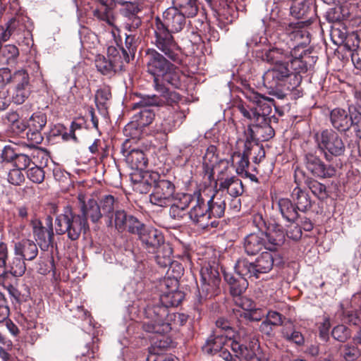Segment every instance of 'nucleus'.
Segmentation results:
<instances>
[{"instance_id":"nucleus-6","label":"nucleus","mask_w":361,"mask_h":361,"mask_svg":"<svg viewBox=\"0 0 361 361\" xmlns=\"http://www.w3.org/2000/svg\"><path fill=\"white\" fill-rule=\"evenodd\" d=\"M310 25V20L288 23L286 26V32H283L280 35L277 42L288 43L292 49L307 50V45L310 42V33L307 30V27Z\"/></svg>"},{"instance_id":"nucleus-31","label":"nucleus","mask_w":361,"mask_h":361,"mask_svg":"<svg viewBox=\"0 0 361 361\" xmlns=\"http://www.w3.org/2000/svg\"><path fill=\"white\" fill-rule=\"evenodd\" d=\"M99 6L92 11L93 16L100 21L113 26L115 23L114 10L116 6L114 0H94Z\"/></svg>"},{"instance_id":"nucleus-64","label":"nucleus","mask_w":361,"mask_h":361,"mask_svg":"<svg viewBox=\"0 0 361 361\" xmlns=\"http://www.w3.org/2000/svg\"><path fill=\"white\" fill-rule=\"evenodd\" d=\"M361 357V347L353 343L344 345L343 357L345 361H356Z\"/></svg>"},{"instance_id":"nucleus-52","label":"nucleus","mask_w":361,"mask_h":361,"mask_svg":"<svg viewBox=\"0 0 361 361\" xmlns=\"http://www.w3.org/2000/svg\"><path fill=\"white\" fill-rule=\"evenodd\" d=\"M28 18L22 15H16L11 18L5 25L8 27L11 35H20L27 30L26 23Z\"/></svg>"},{"instance_id":"nucleus-29","label":"nucleus","mask_w":361,"mask_h":361,"mask_svg":"<svg viewBox=\"0 0 361 361\" xmlns=\"http://www.w3.org/2000/svg\"><path fill=\"white\" fill-rule=\"evenodd\" d=\"M254 262L259 276L269 273L274 266L283 264L282 257L279 255L269 250L262 252Z\"/></svg>"},{"instance_id":"nucleus-56","label":"nucleus","mask_w":361,"mask_h":361,"mask_svg":"<svg viewBox=\"0 0 361 361\" xmlns=\"http://www.w3.org/2000/svg\"><path fill=\"white\" fill-rule=\"evenodd\" d=\"M233 312L237 318H244L250 322H259L266 317V311L256 306L250 312H242L238 309H233Z\"/></svg>"},{"instance_id":"nucleus-60","label":"nucleus","mask_w":361,"mask_h":361,"mask_svg":"<svg viewBox=\"0 0 361 361\" xmlns=\"http://www.w3.org/2000/svg\"><path fill=\"white\" fill-rule=\"evenodd\" d=\"M95 66L97 71L104 75L110 77L116 73L110 60L104 56L99 55L97 56Z\"/></svg>"},{"instance_id":"nucleus-38","label":"nucleus","mask_w":361,"mask_h":361,"mask_svg":"<svg viewBox=\"0 0 361 361\" xmlns=\"http://www.w3.org/2000/svg\"><path fill=\"white\" fill-rule=\"evenodd\" d=\"M353 99L355 103V107L351 112V121L349 129L353 128V131L357 139L361 141V90H355L353 92Z\"/></svg>"},{"instance_id":"nucleus-48","label":"nucleus","mask_w":361,"mask_h":361,"mask_svg":"<svg viewBox=\"0 0 361 361\" xmlns=\"http://www.w3.org/2000/svg\"><path fill=\"white\" fill-rule=\"evenodd\" d=\"M136 103L133 104V109H140V111L133 116V121L145 128L153 122L155 114L149 108L150 106H135Z\"/></svg>"},{"instance_id":"nucleus-37","label":"nucleus","mask_w":361,"mask_h":361,"mask_svg":"<svg viewBox=\"0 0 361 361\" xmlns=\"http://www.w3.org/2000/svg\"><path fill=\"white\" fill-rule=\"evenodd\" d=\"M188 316L184 313L173 312L168 310L165 322L161 326H157V331H161L160 334H167L172 329L185 325L188 321Z\"/></svg>"},{"instance_id":"nucleus-33","label":"nucleus","mask_w":361,"mask_h":361,"mask_svg":"<svg viewBox=\"0 0 361 361\" xmlns=\"http://www.w3.org/2000/svg\"><path fill=\"white\" fill-rule=\"evenodd\" d=\"M243 247L245 252L249 256L258 254L263 248L266 249V240L264 232L251 233L243 239Z\"/></svg>"},{"instance_id":"nucleus-24","label":"nucleus","mask_w":361,"mask_h":361,"mask_svg":"<svg viewBox=\"0 0 361 361\" xmlns=\"http://www.w3.org/2000/svg\"><path fill=\"white\" fill-rule=\"evenodd\" d=\"M266 240V250L271 252H276L285 243V230L283 227L275 222L268 226L264 232Z\"/></svg>"},{"instance_id":"nucleus-63","label":"nucleus","mask_w":361,"mask_h":361,"mask_svg":"<svg viewBox=\"0 0 361 361\" xmlns=\"http://www.w3.org/2000/svg\"><path fill=\"white\" fill-rule=\"evenodd\" d=\"M142 126H140L137 123L133 121H130L125 126L123 130L124 134L126 136L130 137L128 140H130L131 145H133L135 140L140 139L142 135Z\"/></svg>"},{"instance_id":"nucleus-11","label":"nucleus","mask_w":361,"mask_h":361,"mask_svg":"<svg viewBox=\"0 0 361 361\" xmlns=\"http://www.w3.org/2000/svg\"><path fill=\"white\" fill-rule=\"evenodd\" d=\"M8 248L6 243L0 242V285L6 286V279L11 274L13 276H21L26 271L25 259L21 257H14L9 263L6 264Z\"/></svg>"},{"instance_id":"nucleus-49","label":"nucleus","mask_w":361,"mask_h":361,"mask_svg":"<svg viewBox=\"0 0 361 361\" xmlns=\"http://www.w3.org/2000/svg\"><path fill=\"white\" fill-rule=\"evenodd\" d=\"M314 13V7L307 1L298 3L290 7V13L293 17L298 20H310L311 24Z\"/></svg>"},{"instance_id":"nucleus-47","label":"nucleus","mask_w":361,"mask_h":361,"mask_svg":"<svg viewBox=\"0 0 361 361\" xmlns=\"http://www.w3.org/2000/svg\"><path fill=\"white\" fill-rule=\"evenodd\" d=\"M19 56V49L14 44L0 45V65L14 66Z\"/></svg>"},{"instance_id":"nucleus-20","label":"nucleus","mask_w":361,"mask_h":361,"mask_svg":"<svg viewBox=\"0 0 361 361\" xmlns=\"http://www.w3.org/2000/svg\"><path fill=\"white\" fill-rule=\"evenodd\" d=\"M306 169L314 176L328 178L336 176V169L331 164H326L318 156L307 153L305 157Z\"/></svg>"},{"instance_id":"nucleus-26","label":"nucleus","mask_w":361,"mask_h":361,"mask_svg":"<svg viewBox=\"0 0 361 361\" xmlns=\"http://www.w3.org/2000/svg\"><path fill=\"white\" fill-rule=\"evenodd\" d=\"M355 107V103L348 106V111L342 108H334L330 112V122L334 129L341 133L349 130L351 121V112Z\"/></svg>"},{"instance_id":"nucleus-46","label":"nucleus","mask_w":361,"mask_h":361,"mask_svg":"<svg viewBox=\"0 0 361 361\" xmlns=\"http://www.w3.org/2000/svg\"><path fill=\"white\" fill-rule=\"evenodd\" d=\"M278 207L283 218L288 221L294 222L298 219V210L291 199L281 198L278 201Z\"/></svg>"},{"instance_id":"nucleus-12","label":"nucleus","mask_w":361,"mask_h":361,"mask_svg":"<svg viewBox=\"0 0 361 361\" xmlns=\"http://www.w3.org/2000/svg\"><path fill=\"white\" fill-rule=\"evenodd\" d=\"M32 233L35 241L43 251L48 250L53 245L54 233L53 228V218L48 215L43 221L33 219L30 222Z\"/></svg>"},{"instance_id":"nucleus-13","label":"nucleus","mask_w":361,"mask_h":361,"mask_svg":"<svg viewBox=\"0 0 361 361\" xmlns=\"http://www.w3.org/2000/svg\"><path fill=\"white\" fill-rule=\"evenodd\" d=\"M176 186L173 181L159 173L155 181L152 192L149 195V202L159 207H166L174 198Z\"/></svg>"},{"instance_id":"nucleus-32","label":"nucleus","mask_w":361,"mask_h":361,"mask_svg":"<svg viewBox=\"0 0 361 361\" xmlns=\"http://www.w3.org/2000/svg\"><path fill=\"white\" fill-rule=\"evenodd\" d=\"M356 300L360 302L359 309L356 311L348 312L346 314V319L350 324L357 326L353 335L351 343L361 347V291L353 295L352 302L355 303Z\"/></svg>"},{"instance_id":"nucleus-2","label":"nucleus","mask_w":361,"mask_h":361,"mask_svg":"<svg viewBox=\"0 0 361 361\" xmlns=\"http://www.w3.org/2000/svg\"><path fill=\"white\" fill-rule=\"evenodd\" d=\"M246 97L254 106L246 105L242 102L237 105V109L243 116L250 121L245 131V141L249 140L252 144L256 140H270L275 135L274 130L270 124L272 106L275 107L279 115H283V112L279 110L274 99L250 91L246 92Z\"/></svg>"},{"instance_id":"nucleus-59","label":"nucleus","mask_w":361,"mask_h":361,"mask_svg":"<svg viewBox=\"0 0 361 361\" xmlns=\"http://www.w3.org/2000/svg\"><path fill=\"white\" fill-rule=\"evenodd\" d=\"M133 216L132 214H128L123 209L116 210L114 216L113 217V226H114L118 232H124L128 226L130 218L133 217Z\"/></svg>"},{"instance_id":"nucleus-25","label":"nucleus","mask_w":361,"mask_h":361,"mask_svg":"<svg viewBox=\"0 0 361 361\" xmlns=\"http://www.w3.org/2000/svg\"><path fill=\"white\" fill-rule=\"evenodd\" d=\"M185 116L183 112L177 110L170 112L169 114L164 117L162 121L159 125H156L155 131L157 135H159V138L164 142L168 140V135L173 132L177 123H182Z\"/></svg>"},{"instance_id":"nucleus-22","label":"nucleus","mask_w":361,"mask_h":361,"mask_svg":"<svg viewBox=\"0 0 361 361\" xmlns=\"http://www.w3.org/2000/svg\"><path fill=\"white\" fill-rule=\"evenodd\" d=\"M121 5L120 13L124 18L125 29L130 32H135L142 24V20L137 16L140 11L137 3L125 1Z\"/></svg>"},{"instance_id":"nucleus-3","label":"nucleus","mask_w":361,"mask_h":361,"mask_svg":"<svg viewBox=\"0 0 361 361\" xmlns=\"http://www.w3.org/2000/svg\"><path fill=\"white\" fill-rule=\"evenodd\" d=\"M147 71L154 77L153 84L166 82L172 87L180 89L183 74L178 67L154 49H147L145 55Z\"/></svg>"},{"instance_id":"nucleus-19","label":"nucleus","mask_w":361,"mask_h":361,"mask_svg":"<svg viewBox=\"0 0 361 361\" xmlns=\"http://www.w3.org/2000/svg\"><path fill=\"white\" fill-rule=\"evenodd\" d=\"M226 346L231 348L236 357L250 361L256 357L255 350L258 347V341L254 338L237 339L234 336L228 339Z\"/></svg>"},{"instance_id":"nucleus-44","label":"nucleus","mask_w":361,"mask_h":361,"mask_svg":"<svg viewBox=\"0 0 361 361\" xmlns=\"http://www.w3.org/2000/svg\"><path fill=\"white\" fill-rule=\"evenodd\" d=\"M165 334H159L157 339L153 342L149 348V355H155L156 357H164L163 358L173 355H164L163 352L167 348H170L172 345V340L171 338L164 336Z\"/></svg>"},{"instance_id":"nucleus-45","label":"nucleus","mask_w":361,"mask_h":361,"mask_svg":"<svg viewBox=\"0 0 361 361\" xmlns=\"http://www.w3.org/2000/svg\"><path fill=\"white\" fill-rule=\"evenodd\" d=\"M169 290L160 295L157 299L168 310L172 307H177L179 305L185 298V293L181 290L176 288Z\"/></svg>"},{"instance_id":"nucleus-34","label":"nucleus","mask_w":361,"mask_h":361,"mask_svg":"<svg viewBox=\"0 0 361 361\" xmlns=\"http://www.w3.org/2000/svg\"><path fill=\"white\" fill-rule=\"evenodd\" d=\"M227 199V197H224L222 195V192H218L215 189L214 194L209 198V200H206L207 205V209H208L210 220L213 217L221 218L224 216Z\"/></svg>"},{"instance_id":"nucleus-7","label":"nucleus","mask_w":361,"mask_h":361,"mask_svg":"<svg viewBox=\"0 0 361 361\" xmlns=\"http://www.w3.org/2000/svg\"><path fill=\"white\" fill-rule=\"evenodd\" d=\"M153 85L154 90L159 92L160 95H142L140 97V100L135 105V106H163L164 105L173 106L175 105H178L180 101L182 100V96L179 93L175 91H171L166 87V85H169L166 82H159Z\"/></svg>"},{"instance_id":"nucleus-50","label":"nucleus","mask_w":361,"mask_h":361,"mask_svg":"<svg viewBox=\"0 0 361 361\" xmlns=\"http://www.w3.org/2000/svg\"><path fill=\"white\" fill-rule=\"evenodd\" d=\"M111 98V88L108 85L100 87L96 91L94 101L99 111L102 114L107 113V102Z\"/></svg>"},{"instance_id":"nucleus-10","label":"nucleus","mask_w":361,"mask_h":361,"mask_svg":"<svg viewBox=\"0 0 361 361\" xmlns=\"http://www.w3.org/2000/svg\"><path fill=\"white\" fill-rule=\"evenodd\" d=\"M194 201L188 211V216L192 224L202 229L216 227V221H210L206 199L200 190L194 191Z\"/></svg>"},{"instance_id":"nucleus-14","label":"nucleus","mask_w":361,"mask_h":361,"mask_svg":"<svg viewBox=\"0 0 361 361\" xmlns=\"http://www.w3.org/2000/svg\"><path fill=\"white\" fill-rule=\"evenodd\" d=\"M4 287L8 290L9 294L16 302L20 304V315L18 317V323L27 329L35 328L36 319L35 309L30 304H26L24 295L13 286L8 283L7 279H6V286Z\"/></svg>"},{"instance_id":"nucleus-1","label":"nucleus","mask_w":361,"mask_h":361,"mask_svg":"<svg viewBox=\"0 0 361 361\" xmlns=\"http://www.w3.org/2000/svg\"><path fill=\"white\" fill-rule=\"evenodd\" d=\"M262 60L273 65L263 75L264 85L269 90L295 89L302 82L301 73L308 70L307 50L291 49L288 43L274 42L262 54Z\"/></svg>"},{"instance_id":"nucleus-15","label":"nucleus","mask_w":361,"mask_h":361,"mask_svg":"<svg viewBox=\"0 0 361 361\" xmlns=\"http://www.w3.org/2000/svg\"><path fill=\"white\" fill-rule=\"evenodd\" d=\"M214 188L218 192H222L224 197L228 194L232 197H238L244 192L241 180L235 176H225L224 171L218 173Z\"/></svg>"},{"instance_id":"nucleus-51","label":"nucleus","mask_w":361,"mask_h":361,"mask_svg":"<svg viewBox=\"0 0 361 361\" xmlns=\"http://www.w3.org/2000/svg\"><path fill=\"white\" fill-rule=\"evenodd\" d=\"M229 161L225 159H220L217 154V148L215 145H209L203 157L202 164L216 166L217 165H224L222 171H227Z\"/></svg>"},{"instance_id":"nucleus-8","label":"nucleus","mask_w":361,"mask_h":361,"mask_svg":"<svg viewBox=\"0 0 361 361\" xmlns=\"http://www.w3.org/2000/svg\"><path fill=\"white\" fill-rule=\"evenodd\" d=\"M315 140L326 159L329 156L340 157L345 154V145L342 137L332 129H324L316 133Z\"/></svg>"},{"instance_id":"nucleus-53","label":"nucleus","mask_w":361,"mask_h":361,"mask_svg":"<svg viewBox=\"0 0 361 361\" xmlns=\"http://www.w3.org/2000/svg\"><path fill=\"white\" fill-rule=\"evenodd\" d=\"M173 7H176L179 12L188 18L194 17L197 14V0H173Z\"/></svg>"},{"instance_id":"nucleus-39","label":"nucleus","mask_w":361,"mask_h":361,"mask_svg":"<svg viewBox=\"0 0 361 361\" xmlns=\"http://www.w3.org/2000/svg\"><path fill=\"white\" fill-rule=\"evenodd\" d=\"M224 278L229 287L231 295L238 298L246 290L248 287V281L245 278L236 277L232 273L224 271Z\"/></svg>"},{"instance_id":"nucleus-41","label":"nucleus","mask_w":361,"mask_h":361,"mask_svg":"<svg viewBox=\"0 0 361 361\" xmlns=\"http://www.w3.org/2000/svg\"><path fill=\"white\" fill-rule=\"evenodd\" d=\"M235 273L247 281L250 279H259V274L255 265V262H250L245 257L239 258L234 267Z\"/></svg>"},{"instance_id":"nucleus-43","label":"nucleus","mask_w":361,"mask_h":361,"mask_svg":"<svg viewBox=\"0 0 361 361\" xmlns=\"http://www.w3.org/2000/svg\"><path fill=\"white\" fill-rule=\"evenodd\" d=\"M228 345V338L216 334L210 336L202 345V352L205 354L214 355L218 354L224 346Z\"/></svg>"},{"instance_id":"nucleus-28","label":"nucleus","mask_w":361,"mask_h":361,"mask_svg":"<svg viewBox=\"0 0 361 361\" xmlns=\"http://www.w3.org/2000/svg\"><path fill=\"white\" fill-rule=\"evenodd\" d=\"M298 173L295 172L294 178L297 185L291 191L290 197L295 205V208L299 212L305 213L312 208L313 202L308 192L300 187L301 181L298 178Z\"/></svg>"},{"instance_id":"nucleus-61","label":"nucleus","mask_w":361,"mask_h":361,"mask_svg":"<svg viewBox=\"0 0 361 361\" xmlns=\"http://www.w3.org/2000/svg\"><path fill=\"white\" fill-rule=\"evenodd\" d=\"M121 54L109 59L116 73L124 71L126 64L128 63L132 56L126 52L124 47L121 48Z\"/></svg>"},{"instance_id":"nucleus-57","label":"nucleus","mask_w":361,"mask_h":361,"mask_svg":"<svg viewBox=\"0 0 361 361\" xmlns=\"http://www.w3.org/2000/svg\"><path fill=\"white\" fill-rule=\"evenodd\" d=\"M172 248L170 247L169 244H165V243L160 246L159 250L156 251L154 254L155 260L157 264H159L161 267H167L168 265L171 263V255H172Z\"/></svg>"},{"instance_id":"nucleus-54","label":"nucleus","mask_w":361,"mask_h":361,"mask_svg":"<svg viewBox=\"0 0 361 361\" xmlns=\"http://www.w3.org/2000/svg\"><path fill=\"white\" fill-rule=\"evenodd\" d=\"M282 337L288 342L294 343L298 347L305 344L303 334L293 326H284L281 331Z\"/></svg>"},{"instance_id":"nucleus-17","label":"nucleus","mask_w":361,"mask_h":361,"mask_svg":"<svg viewBox=\"0 0 361 361\" xmlns=\"http://www.w3.org/2000/svg\"><path fill=\"white\" fill-rule=\"evenodd\" d=\"M32 92V85L29 74L24 70L19 76H16L11 85V100L16 104H23Z\"/></svg>"},{"instance_id":"nucleus-58","label":"nucleus","mask_w":361,"mask_h":361,"mask_svg":"<svg viewBox=\"0 0 361 361\" xmlns=\"http://www.w3.org/2000/svg\"><path fill=\"white\" fill-rule=\"evenodd\" d=\"M306 186L311 190L312 194L319 200L327 198L328 193L325 185L312 178H304Z\"/></svg>"},{"instance_id":"nucleus-30","label":"nucleus","mask_w":361,"mask_h":361,"mask_svg":"<svg viewBox=\"0 0 361 361\" xmlns=\"http://www.w3.org/2000/svg\"><path fill=\"white\" fill-rule=\"evenodd\" d=\"M79 201L80 205V216L85 218V221L88 220L92 224H98L101 219H104L98 205V202L93 198H90L87 201L84 200V197L79 195Z\"/></svg>"},{"instance_id":"nucleus-18","label":"nucleus","mask_w":361,"mask_h":361,"mask_svg":"<svg viewBox=\"0 0 361 361\" xmlns=\"http://www.w3.org/2000/svg\"><path fill=\"white\" fill-rule=\"evenodd\" d=\"M185 16L176 7L168 8L162 15V19L159 17L155 18L154 23L159 25H162L164 28H167L172 32L177 33L180 32L185 27L186 19Z\"/></svg>"},{"instance_id":"nucleus-16","label":"nucleus","mask_w":361,"mask_h":361,"mask_svg":"<svg viewBox=\"0 0 361 361\" xmlns=\"http://www.w3.org/2000/svg\"><path fill=\"white\" fill-rule=\"evenodd\" d=\"M121 152L125 157L126 164L133 170L144 171L148 160L142 149H137L131 145L130 140H126L121 147Z\"/></svg>"},{"instance_id":"nucleus-62","label":"nucleus","mask_w":361,"mask_h":361,"mask_svg":"<svg viewBox=\"0 0 361 361\" xmlns=\"http://www.w3.org/2000/svg\"><path fill=\"white\" fill-rule=\"evenodd\" d=\"M216 330L215 334L225 336L226 338H232L235 335V331L231 326L230 322L224 318H219L216 322Z\"/></svg>"},{"instance_id":"nucleus-21","label":"nucleus","mask_w":361,"mask_h":361,"mask_svg":"<svg viewBox=\"0 0 361 361\" xmlns=\"http://www.w3.org/2000/svg\"><path fill=\"white\" fill-rule=\"evenodd\" d=\"M200 287L219 294L221 282L218 266L215 264H204L200 271Z\"/></svg>"},{"instance_id":"nucleus-5","label":"nucleus","mask_w":361,"mask_h":361,"mask_svg":"<svg viewBox=\"0 0 361 361\" xmlns=\"http://www.w3.org/2000/svg\"><path fill=\"white\" fill-rule=\"evenodd\" d=\"M153 43L169 60L177 64L182 63L180 49L176 42L173 34L174 32L164 28L154 23Z\"/></svg>"},{"instance_id":"nucleus-9","label":"nucleus","mask_w":361,"mask_h":361,"mask_svg":"<svg viewBox=\"0 0 361 361\" xmlns=\"http://www.w3.org/2000/svg\"><path fill=\"white\" fill-rule=\"evenodd\" d=\"M168 310L157 298L148 300L143 311L147 319L142 324L143 330L148 333L160 334L161 331H157L156 327L165 322Z\"/></svg>"},{"instance_id":"nucleus-35","label":"nucleus","mask_w":361,"mask_h":361,"mask_svg":"<svg viewBox=\"0 0 361 361\" xmlns=\"http://www.w3.org/2000/svg\"><path fill=\"white\" fill-rule=\"evenodd\" d=\"M14 253L27 261L34 260L38 255L37 244L30 239H22L15 243Z\"/></svg>"},{"instance_id":"nucleus-27","label":"nucleus","mask_w":361,"mask_h":361,"mask_svg":"<svg viewBox=\"0 0 361 361\" xmlns=\"http://www.w3.org/2000/svg\"><path fill=\"white\" fill-rule=\"evenodd\" d=\"M159 178V173L155 171H144L133 174L131 177L133 183V189L140 194L148 193L151 188H154L155 181Z\"/></svg>"},{"instance_id":"nucleus-40","label":"nucleus","mask_w":361,"mask_h":361,"mask_svg":"<svg viewBox=\"0 0 361 361\" xmlns=\"http://www.w3.org/2000/svg\"><path fill=\"white\" fill-rule=\"evenodd\" d=\"M116 199L111 195H105L100 197L98 205L103 216L105 224L109 227L113 226Z\"/></svg>"},{"instance_id":"nucleus-42","label":"nucleus","mask_w":361,"mask_h":361,"mask_svg":"<svg viewBox=\"0 0 361 361\" xmlns=\"http://www.w3.org/2000/svg\"><path fill=\"white\" fill-rule=\"evenodd\" d=\"M167 271L168 278H165L161 282V286H164L169 288L170 286L177 288L178 285V279L183 274L184 269L183 265L176 261H172L169 265Z\"/></svg>"},{"instance_id":"nucleus-4","label":"nucleus","mask_w":361,"mask_h":361,"mask_svg":"<svg viewBox=\"0 0 361 361\" xmlns=\"http://www.w3.org/2000/svg\"><path fill=\"white\" fill-rule=\"evenodd\" d=\"M89 230L88 222L74 212L71 206L65 207L62 212L56 216V233L59 235L66 234L72 241L78 240L82 233H86Z\"/></svg>"},{"instance_id":"nucleus-36","label":"nucleus","mask_w":361,"mask_h":361,"mask_svg":"<svg viewBox=\"0 0 361 361\" xmlns=\"http://www.w3.org/2000/svg\"><path fill=\"white\" fill-rule=\"evenodd\" d=\"M252 154V145L248 141H245L244 150L234 152L231 157V165L235 168L237 173H242L245 169H247L250 164L249 156Z\"/></svg>"},{"instance_id":"nucleus-23","label":"nucleus","mask_w":361,"mask_h":361,"mask_svg":"<svg viewBox=\"0 0 361 361\" xmlns=\"http://www.w3.org/2000/svg\"><path fill=\"white\" fill-rule=\"evenodd\" d=\"M142 247L149 253H155L164 243L162 233L153 227L147 226L138 238Z\"/></svg>"},{"instance_id":"nucleus-55","label":"nucleus","mask_w":361,"mask_h":361,"mask_svg":"<svg viewBox=\"0 0 361 361\" xmlns=\"http://www.w3.org/2000/svg\"><path fill=\"white\" fill-rule=\"evenodd\" d=\"M217 295V293H215L209 290L207 291H205L204 288L203 289V288L198 286L197 294L196 295L193 302L194 310L200 314L204 310V305L207 300L212 298L213 297Z\"/></svg>"}]
</instances>
